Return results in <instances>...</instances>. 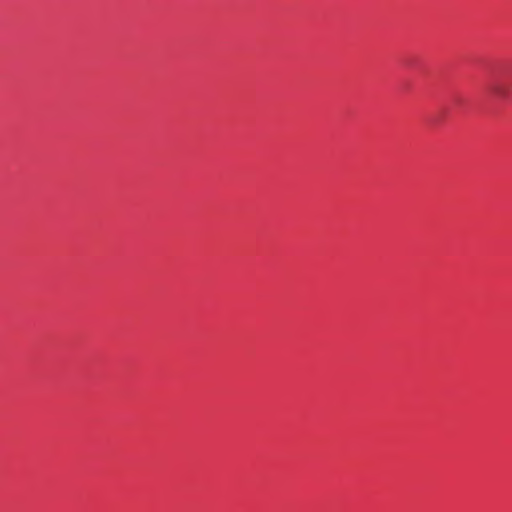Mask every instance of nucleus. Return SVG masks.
<instances>
[{"mask_svg": "<svg viewBox=\"0 0 512 512\" xmlns=\"http://www.w3.org/2000/svg\"><path fill=\"white\" fill-rule=\"evenodd\" d=\"M489 92L497 100H507L512 93V71H506L503 80L491 83Z\"/></svg>", "mask_w": 512, "mask_h": 512, "instance_id": "f257e3e1", "label": "nucleus"}]
</instances>
